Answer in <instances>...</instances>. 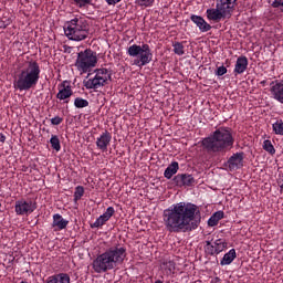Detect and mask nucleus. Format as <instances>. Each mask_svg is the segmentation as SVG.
Here are the masks:
<instances>
[{"mask_svg": "<svg viewBox=\"0 0 283 283\" xmlns=\"http://www.w3.org/2000/svg\"><path fill=\"white\" fill-rule=\"evenodd\" d=\"M205 249L208 255H218L219 253H222L224 249H227V242L222 239H218L213 243H211V241H206Z\"/></svg>", "mask_w": 283, "mask_h": 283, "instance_id": "obj_10", "label": "nucleus"}, {"mask_svg": "<svg viewBox=\"0 0 283 283\" xmlns=\"http://www.w3.org/2000/svg\"><path fill=\"white\" fill-rule=\"evenodd\" d=\"M156 0H135L136 6H139V8H151Z\"/></svg>", "mask_w": 283, "mask_h": 283, "instance_id": "obj_28", "label": "nucleus"}, {"mask_svg": "<svg viewBox=\"0 0 283 283\" xmlns=\"http://www.w3.org/2000/svg\"><path fill=\"white\" fill-rule=\"evenodd\" d=\"M163 266L166 271H169V273H174L176 270V263L174 261H165Z\"/></svg>", "mask_w": 283, "mask_h": 283, "instance_id": "obj_32", "label": "nucleus"}, {"mask_svg": "<svg viewBox=\"0 0 283 283\" xmlns=\"http://www.w3.org/2000/svg\"><path fill=\"white\" fill-rule=\"evenodd\" d=\"M272 129H273L274 134H277L279 136H283V122L277 120L276 123H274L272 125Z\"/></svg>", "mask_w": 283, "mask_h": 283, "instance_id": "obj_29", "label": "nucleus"}, {"mask_svg": "<svg viewBox=\"0 0 283 283\" xmlns=\"http://www.w3.org/2000/svg\"><path fill=\"white\" fill-rule=\"evenodd\" d=\"M84 193H85V188H83L82 186H77L75 188V192H74L75 202H78V200H81V198H83Z\"/></svg>", "mask_w": 283, "mask_h": 283, "instance_id": "obj_31", "label": "nucleus"}, {"mask_svg": "<svg viewBox=\"0 0 283 283\" xmlns=\"http://www.w3.org/2000/svg\"><path fill=\"white\" fill-rule=\"evenodd\" d=\"M72 94H74V92L72 91V85H70L69 81H64L60 85L59 92L56 94V98L59 101H65V103H70L67 98H70Z\"/></svg>", "mask_w": 283, "mask_h": 283, "instance_id": "obj_13", "label": "nucleus"}, {"mask_svg": "<svg viewBox=\"0 0 283 283\" xmlns=\"http://www.w3.org/2000/svg\"><path fill=\"white\" fill-rule=\"evenodd\" d=\"M207 18L209 21H222V19H226L220 9L216 7V9H208L207 10Z\"/></svg>", "mask_w": 283, "mask_h": 283, "instance_id": "obj_22", "label": "nucleus"}, {"mask_svg": "<svg viewBox=\"0 0 283 283\" xmlns=\"http://www.w3.org/2000/svg\"><path fill=\"white\" fill-rule=\"evenodd\" d=\"M200 208L191 202H179L164 211V223L169 233H188L200 227Z\"/></svg>", "mask_w": 283, "mask_h": 283, "instance_id": "obj_1", "label": "nucleus"}, {"mask_svg": "<svg viewBox=\"0 0 283 283\" xmlns=\"http://www.w3.org/2000/svg\"><path fill=\"white\" fill-rule=\"evenodd\" d=\"M96 63H98L96 53L92 50H85L77 54L75 67L81 74H87L92 67H96Z\"/></svg>", "mask_w": 283, "mask_h": 283, "instance_id": "obj_8", "label": "nucleus"}, {"mask_svg": "<svg viewBox=\"0 0 283 283\" xmlns=\"http://www.w3.org/2000/svg\"><path fill=\"white\" fill-rule=\"evenodd\" d=\"M64 34L70 41H85L90 36V22L83 17H75L66 22Z\"/></svg>", "mask_w": 283, "mask_h": 283, "instance_id": "obj_5", "label": "nucleus"}, {"mask_svg": "<svg viewBox=\"0 0 283 283\" xmlns=\"http://www.w3.org/2000/svg\"><path fill=\"white\" fill-rule=\"evenodd\" d=\"M94 73V77L84 81L86 90H101V87H105V85H109V82H112V71L102 67L96 69Z\"/></svg>", "mask_w": 283, "mask_h": 283, "instance_id": "obj_7", "label": "nucleus"}, {"mask_svg": "<svg viewBox=\"0 0 283 283\" xmlns=\"http://www.w3.org/2000/svg\"><path fill=\"white\" fill-rule=\"evenodd\" d=\"M248 67H249V59H247V56L244 55H241L237 59L233 72L235 76H238V74H244Z\"/></svg>", "mask_w": 283, "mask_h": 283, "instance_id": "obj_18", "label": "nucleus"}, {"mask_svg": "<svg viewBox=\"0 0 283 283\" xmlns=\"http://www.w3.org/2000/svg\"><path fill=\"white\" fill-rule=\"evenodd\" d=\"M50 144L52 149H54L55 151H61V139H59V136L52 135Z\"/></svg>", "mask_w": 283, "mask_h": 283, "instance_id": "obj_25", "label": "nucleus"}, {"mask_svg": "<svg viewBox=\"0 0 283 283\" xmlns=\"http://www.w3.org/2000/svg\"><path fill=\"white\" fill-rule=\"evenodd\" d=\"M229 3H231L233 7H235V3L238 2V0H228Z\"/></svg>", "mask_w": 283, "mask_h": 283, "instance_id": "obj_38", "label": "nucleus"}, {"mask_svg": "<svg viewBox=\"0 0 283 283\" xmlns=\"http://www.w3.org/2000/svg\"><path fill=\"white\" fill-rule=\"evenodd\" d=\"M39 78H41V66H39L36 61H30L27 67L20 71L13 85L20 92H28V90L35 87Z\"/></svg>", "mask_w": 283, "mask_h": 283, "instance_id": "obj_4", "label": "nucleus"}, {"mask_svg": "<svg viewBox=\"0 0 283 283\" xmlns=\"http://www.w3.org/2000/svg\"><path fill=\"white\" fill-rule=\"evenodd\" d=\"M233 135L227 128H219L209 137L203 138L202 147L209 154H218L233 147Z\"/></svg>", "mask_w": 283, "mask_h": 283, "instance_id": "obj_3", "label": "nucleus"}, {"mask_svg": "<svg viewBox=\"0 0 283 283\" xmlns=\"http://www.w3.org/2000/svg\"><path fill=\"white\" fill-rule=\"evenodd\" d=\"M0 143H6V135L3 133H0Z\"/></svg>", "mask_w": 283, "mask_h": 283, "instance_id": "obj_37", "label": "nucleus"}, {"mask_svg": "<svg viewBox=\"0 0 283 283\" xmlns=\"http://www.w3.org/2000/svg\"><path fill=\"white\" fill-rule=\"evenodd\" d=\"M235 249H231L228 253L223 255V258L220 261L221 266H228V264H231L233 260H235Z\"/></svg>", "mask_w": 283, "mask_h": 283, "instance_id": "obj_23", "label": "nucleus"}, {"mask_svg": "<svg viewBox=\"0 0 283 283\" xmlns=\"http://www.w3.org/2000/svg\"><path fill=\"white\" fill-rule=\"evenodd\" d=\"M114 213H116L114 207H108L106 211L103 214H101L94 223L91 224V229H98L99 227H103L105 222L109 221Z\"/></svg>", "mask_w": 283, "mask_h": 283, "instance_id": "obj_16", "label": "nucleus"}, {"mask_svg": "<svg viewBox=\"0 0 283 283\" xmlns=\"http://www.w3.org/2000/svg\"><path fill=\"white\" fill-rule=\"evenodd\" d=\"M270 93L274 101L283 105V82L273 81L271 82Z\"/></svg>", "mask_w": 283, "mask_h": 283, "instance_id": "obj_15", "label": "nucleus"}, {"mask_svg": "<svg viewBox=\"0 0 283 283\" xmlns=\"http://www.w3.org/2000/svg\"><path fill=\"white\" fill-rule=\"evenodd\" d=\"M172 182H175L177 187H193V185H196V179L192 175L179 174L172 178Z\"/></svg>", "mask_w": 283, "mask_h": 283, "instance_id": "obj_12", "label": "nucleus"}, {"mask_svg": "<svg viewBox=\"0 0 283 283\" xmlns=\"http://www.w3.org/2000/svg\"><path fill=\"white\" fill-rule=\"evenodd\" d=\"M179 169L180 166L178 165V161H172L164 172L165 178H167V180H171V178L178 174Z\"/></svg>", "mask_w": 283, "mask_h": 283, "instance_id": "obj_21", "label": "nucleus"}, {"mask_svg": "<svg viewBox=\"0 0 283 283\" xmlns=\"http://www.w3.org/2000/svg\"><path fill=\"white\" fill-rule=\"evenodd\" d=\"M226 167H228L229 171H238V169H242V167H244V153L233 154L228 159Z\"/></svg>", "mask_w": 283, "mask_h": 283, "instance_id": "obj_11", "label": "nucleus"}, {"mask_svg": "<svg viewBox=\"0 0 283 283\" xmlns=\"http://www.w3.org/2000/svg\"><path fill=\"white\" fill-rule=\"evenodd\" d=\"M67 224H70V221L63 219V216L59 213L53 216L52 227L54 231H63V229H67Z\"/></svg>", "mask_w": 283, "mask_h": 283, "instance_id": "obj_20", "label": "nucleus"}, {"mask_svg": "<svg viewBox=\"0 0 283 283\" xmlns=\"http://www.w3.org/2000/svg\"><path fill=\"white\" fill-rule=\"evenodd\" d=\"M74 106L77 109H83V107H88L90 106V102L87 99L82 98V97H76L74 99Z\"/></svg>", "mask_w": 283, "mask_h": 283, "instance_id": "obj_26", "label": "nucleus"}, {"mask_svg": "<svg viewBox=\"0 0 283 283\" xmlns=\"http://www.w3.org/2000/svg\"><path fill=\"white\" fill-rule=\"evenodd\" d=\"M190 21L199 28L200 32H209L211 30V24H209L206 20H203L200 15L192 14L190 17Z\"/></svg>", "mask_w": 283, "mask_h": 283, "instance_id": "obj_19", "label": "nucleus"}, {"mask_svg": "<svg viewBox=\"0 0 283 283\" xmlns=\"http://www.w3.org/2000/svg\"><path fill=\"white\" fill-rule=\"evenodd\" d=\"M263 149L268 151V154H271L272 156L273 154H275V147H273V144L269 139H265L263 142Z\"/></svg>", "mask_w": 283, "mask_h": 283, "instance_id": "obj_30", "label": "nucleus"}, {"mask_svg": "<svg viewBox=\"0 0 283 283\" xmlns=\"http://www.w3.org/2000/svg\"><path fill=\"white\" fill-rule=\"evenodd\" d=\"M109 143H112V134H109V132L105 130L96 139L97 149H101L102 151H107V147L109 146Z\"/></svg>", "mask_w": 283, "mask_h": 283, "instance_id": "obj_17", "label": "nucleus"}, {"mask_svg": "<svg viewBox=\"0 0 283 283\" xmlns=\"http://www.w3.org/2000/svg\"><path fill=\"white\" fill-rule=\"evenodd\" d=\"M222 218H224L223 211L214 212L208 220V227H218V223L220 222V220H222Z\"/></svg>", "mask_w": 283, "mask_h": 283, "instance_id": "obj_24", "label": "nucleus"}, {"mask_svg": "<svg viewBox=\"0 0 283 283\" xmlns=\"http://www.w3.org/2000/svg\"><path fill=\"white\" fill-rule=\"evenodd\" d=\"M106 3H108V6H116V3H120V0H106Z\"/></svg>", "mask_w": 283, "mask_h": 283, "instance_id": "obj_36", "label": "nucleus"}, {"mask_svg": "<svg viewBox=\"0 0 283 283\" xmlns=\"http://www.w3.org/2000/svg\"><path fill=\"white\" fill-rule=\"evenodd\" d=\"M63 123V117L61 116H55L51 118V125H61Z\"/></svg>", "mask_w": 283, "mask_h": 283, "instance_id": "obj_35", "label": "nucleus"}, {"mask_svg": "<svg viewBox=\"0 0 283 283\" xmlns=\"http://www.w3.org/2000/svg\"><path fill=\"white\" fill-rule=\"evenodd\" d=\"M94 0H74L75 6L77 8H85V6H90Z\"/></svg>", "mask_w": 283, "mask_h": 283, "instance_id": "obj_33", "label": "nucleus"}, {"mask_svg": "<svg viewBox=\"0 0 283 283\" xmlns=\"http://www.w3.org/2000/svg\"><path fill=\"white\" fill-rule=\"evenodd\" d=\"M265 84H266V81H262V82H261V85H265Z\"/></svg>", "mask_w": 283, "mask_h": 283, "instance_id": "obj_39", "label": "nucleus"}, {"mask_svg": "<svg viewBox=\"0 0 283 283\" xmlns=\"http://www.w3.org/2000/svg\"><path fill=\"white\" fill-rule=\"evenodd\" d=\"M127 54L135 59L133 65H137V67H145V65H149V63H151V59H154V53H151L149 44H133L127 49ZM136 56H138V59H136Z\"/></svg>", "mask_w": 283, "mask_h": 283, "instance_id": "obj_6", "label": "nucleus"}, {"mask_svg": "<svg viewBox=\"0 0 283 283\" xmlns=\"http://www.w3.org/2000/svg\"><path fill=\"white\" fill-rule=\"evenodd\" d=\"M36 211V202L32 200L20 199L15 201V213L17 216H30Z\"/></svg>", "mask_w": 283, "mask_h": 283, "instance_id": "obj_9", "label": "nucleus"}, {"mask_svg": "<svg viewBox=\"0 0 283 283\" xmlns=\"http://www.w3.org/2000/svg\"><path fill=\"white\" fill-rule=\"evenodd\" d=\"M126 255L127 250L123 247L109 248L93 261V270L95 273H107V271L116 269L118 264H123Z\"/></svg>", "mask_w": 283, "mask_h": 283, "instance_id": "obj_2", "label": "nucleus"}, {"mask_svg": "<svg viewBox=\"0 0 283 283\" xmlns=\"http://www.w3.org/2000/svg\"><path fill=\"white\" fill-rule=\"evenodd\" d=\"M216 7L226 19H231V14H233L235 8L229 0H217Z\"/></svg>", "mask_w": 283, "mask_h": 283, "instance_id": "obj_14", "label": "nucleus"}, {"mask_svg": "<svg viewBox=\"0 0 283 283\" xmlns=\"http://www.w3.org/2000/svg\"><path fill=\"white\" fill-rule=\"evenodd\" d=\"M174 52L178 56H182L185 54V45L181 42H175L172 43Z\"/></svg>", "mask_w": 283, "mask_h": 283, "instance_id": "obj_27", "label": "nucleus"}, {"mask_svg": "<svg viewBox=\"0 0 283 283\" xmlns=\"http://www.w3.org/2000/svg\"><path fill=\"white\" fill-rule=\"evenodd\" d=\"M227 74V67L226 66H219L216 71L217 76H224Z\"/></svg>", "mask_w": 283, "mask_h": 283, "instance_id": "obj_34", "label": "nucleus"}]
</instances>
